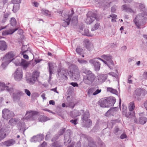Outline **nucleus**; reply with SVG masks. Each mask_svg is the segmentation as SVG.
Listing matches in <instances>:
<instances>
[{"label":"nucleus","instance_id":"obj_63","mask_svg":"<svg viewBox=\"0 0 147 147\" xmlns=\"http://www.w3.org/2000/svg\"><path fill=\"white\" fill-rule=\"evenodd\" d=\"M110 16L112 18L115 19L117 17V16L115 14H112L110 15Z\"/></svg>","mask_w":147,"mask_h":147},{"label":"nucleus","instance_id":"obj_16","mask_svg":"<svg viewBox=\"0 0 147 147\" xmlns=\"http://www.w3.org/2000/svg\"><path fill=\"white\" fill-rule=\"evenodd\" d=\"M135 107V106L134 102H132L129 104L128 108L130 111L126 114V116L127 117H131L135 115V113L133 111Z\"/></svg>","mask_w":147,"mask_h":147},{"label":"nucleus","instance_id":"obj_29","mask_svg":"<svg viewBox=\"0 0 147 147\" xmlns=\"http://www.w3.org/2000/svg\"><path fill=\"white\" fill-rule=\"evenodd\" d=\"M10 14L9 12H6L3 15V18L1 21L2 23H5L8 20V18Z\"/></svg>","mask_w":147,"mask_h":147},{"label":"nucleus","instance_id":"obj_12","mask_svg":"<svg viewBox=\"0 0 147 147\" xmlns=\"http://www.w3.org/2000/svg\"><path fill=\"white\" fill-rule=\"evenodd\" d=\"M71 131L69 129L67 130L65 132L64 143L65 145H67L71 142Z\"/></svg>","mask_w":147,"mask_h":147},{"label":"nucleus","instance_id":"obj_62","mask_svg":"<svg viewBox=\"0 0 147 147\" xmlns=\"http://www.w3.org/2000/svg\"><path fill=\"white\" fill-rule=\"evenodd\" d=\"M32 3L34 6L37 7L39 5V4L37 2H34Z\"/></svg>","mask_w":147,"mask_h":147},{"label":"nucleus","instance_id":"obj_33","mask_svg":"<svg viewBox=\"0 0 147 147\" xmlns=\"http://www.w3.org/2000/svg\"><path fill=\"white\" fill-rule=\"evenodd\" d=\"M114 132L116 135H119L122 134L123 131L118 126H116L115 127Z\"/></svg>","mask_w":147,"mask_h":147},{"label":"nucleus","instance_id":"obj_3","mask_svg":"<svg viewBox=\"0 0 147 147\" xmlns=\"http://www.w3.org/2000/svg\"><path fill=\"white\" fill-rule=\"evenodd\" d=\"M89 117V113L88 111H86L82 117V124L83 127L89 128L92 125V122L90 119H88Z\"/></svg>","mask_w":147,"mask_h":147},{"label":"nucleus","instance_id":"obj_38","mask_svg":"<svg viewBox=\"0 0 147 147\" xmlns=\"http://www.w3.org/2000/svg\"><path fill=\"white\" fill-rule=\"evenodd\" d=\"M39 76V73L37 71H35L32 73V77L34 80H37Z\"/></svg>","mask_w":147,"mask_h":147},{"label":"nucleus","instance_id":"obj_10","mask_svg":"<svg viewBox=\"0 0 147 147\" xmlns=\"http://www.w3.org/2000/svg\"><path fill=\"white\" fill-rule=\"evenodd\" d=\"M87 18L85 21L87 24H90L92 23L96 18V15L95 13L92 11H89L87 14Z\"/></svg>","mask_w":147,"mask_h":147},{"label":"nucleus","instance_id":"obj_23","mask_svg":"<svg viewBox=\"0 0 147 147\" xmlns=\"http://www.w3.org/2000/svg\"><path fill=\"white\" fill-rule=\"evenodd\" d=\"M101 91V89H96L95 88H92L88 90V94H90L92 92H93V94L95 95L100 92Z\"/></svg>","mask_w":147,"mask_h":147},{"label":"nucleus","instance_id":"obj_57","mask_svg":"<svg viewBox=\"0 0 147 147\" xmlns=\"http://www.w3.org/2000/svg\"><path fill=\"white\" fill-rule=\"evenodd\" d=\"M127 136L125 133H123L121 134L120 136V138L121 139H123L125 138H127Z\"/></svg>","mask_w":147,"mask_h":147},{"label":"nucleus","instance_id":"obj_55","mask_svg":"<svg viewBox=\"0 0 147 147\" xmlns=\"http://www.w3.org/2000/svg\"><path fill=\"white\" fill-rule=\"evenodd\" d=\"M24 92L28 96H30L31 95V93L30 91L27 89H24Z\"/></svg>","mask_w":147,"mask_h":147},{"label":"nucleus","instance_id":"obj_32","mask_svg":"<svg viewBox=\"0 0 147 147\" xmlns=\"http://www.w3.org/2000/svg\"><path fill=\"white\" fill-rule=\"evenodd\" d=\"M143 90L141 89H137L135 91V94L134 95L135 98L139 100L138 97L140 96Z\"/></svg>","mask_w":147,"mask_h":147},{"label":"nucleus","instance_id":"obj_53","mask_svg":"<svg viewBox=\"0 0 147 147\" xmlns=\"http://www.w3.org/2000/svg\"><path fill=\"white\" fill-rule=\"evenodd\" d=\"M82 51V49L78 47H77L76 49V51L77 53L79 55L81 54Z\"/></svg>","mask_w":147,"mask_h":147},{"label":"nucleus","instance_id":"obj_36","mask_svg":"<svg viewBox=\"0 0 147 147\" xmlns=\"http://www.w3.org/2000/svg\"><path fill=\"white\" fill-rule=\"evenodd\" d=\"M147 121V118L145 117H140L139 120V123L141 124H145Z\"/></svg>","mask_w":147,"mask_h":147},{"label":"nucleus","instance_id":"obj_15","mask_svg":"<svg viewBox=\"0 0 147 147\" xmlns=\"http://www.w3.org/2000/svg\"><path fill=\"white\" fill-rule=\"evenodd\" d=\"M98 59L97 58H95L93 59L89 60V62L91 64L93 65L95 70L96 71H98L100 67V64L97 60Z\"/></svg>","mask_w":147,"mask_h":147},{"label":"nucleus","instance_id":"obj_51","mask_svg":"<svg viewBox=\"0 0 147 147\" xmlns=\"http://www.w3.org/2000/svg\"><path fill=\"white\" fill-rule=\"evenodd\" d=\"M65 130V128H63L62 129H60L58 132L57 134H58L60 136L62 135L64 132Z\"/></svg>","mask_w":147,"mask_h":147},{"label":"nucleus","instance_id":"obj_43","mask_svg":"<svg viewBox=\"0 0 147 147\" xmlns=\"http://www.w3.org/2000/svg\"><path fill=\"white\" fill-rule=\"evenodd\" d=\"M72 114L74 115V117H76L81 115V113L77 110H75L72 112Z\"/></svg>","mask_w":147,"mask_h":147},{"label":"nucleus","instance_id":"obj_30","mask_svg":"<svg viewBox=\"0 0 147 147\" xmlns=\"http://www.w3.org/2000/svg\"><path fill=\"white\" fill-rule=\"evenodd\" d=\"M139 8L142 11L143 13H144V15L147 16V10L145 9V6L143 3H140L139 4Z\"/></svg>","mask_w":147,"mask_h":147},{"label":"nucleus","instance_id":"obj_9","mask_svg":"<svg viewBox=\"0 0 147 147\" xmlns=\"http://www.w3.org/2000/svg\"><path fill=\"white\" fill-rule=\"evenodd\" d=\"M73 13L69 15L67 14H63L62 16L63 18L61 22L62 25L64 27H66L69 24L70 21L72 17Z\"/></svg>","mask_w":147,"mask_h":147},{"label":"nucleus","instance_id":"obj_59","mask_svg":"<svg viewBox=\"0 0 147 147\" xmlns=\"http://www.w3.org/2000/svg\"><path fill=\"white\" fill-rule=\"evenodd\" d=\"M77 119H75L74 120H71L70 121V122L74 124L75 125H76L77 123Z\"/></svg>","mask_w":147,"mask_h":147},{"label":"nucleus","instance_id":"obj_24","mask_svg":"<svg viewBox=\"0 0 147 147\" xmlns=\"http://www.w3.org/2000/svg\"><path fill=\"white\" fill-rule=\"evenodd\" d=\"M87 139L88 142V147H97L96 142L92 138L89 137Z\"/></svg>","mask_w":147,"mask_h":147},{"label":"nucleus","instance_id":"obj_58","mask_svg":"<svg viewBox=\"0 0 147 147\" xmlns=\"http://www.w3.org/2000/svg\"><path fill=\"white\" fill-rule=\"evenodd\" d=\"M84 42L86 46L87 45H89L90 44H91L90 42V41L88 39H85L84 40Z\"/></svg>","mask_w":147,"mask_h":147},{"label":"nucleus","instance_id":"obj_20","mask_svg":"<svg viewBox=\"0 0 147 147\" xmlns=\"http://www.w3.org/2000/svg\"><path fill=\"white\" fill-rule=\"evenodd\" d=\"M24 93L21 91L19 90L17 91L16 93H13V98L14 100H19L21 96L23 95Z\"/></svg>","mask_w":147,"mask_h":147},{"label":"nucleus","instance_id":"obj_4","mask_svg":"<svg viewBox=\"0 0 147 147\" xmlns=\"http://www.w3.org/2000/svg\"><path fill=\"white\" fill-rule=\"evenodd\" d=\"M15 56V54L12 51H10L2 59L3 61L1 65V66L4 68L7 65L13 60L11 59L13 58Z\"/></svg>","mask_w":147,"mask_h":147},{"label":"nucleus","instance_id":"obj_39","mask_svg":"<svg viewBox=\"0 0 147 147\" xmlns=\"http://www.w3.org/2000/svg\"><path fill=\"white\" fill-rule=\"evenodd\" d=\"M77 59L78 62L81 64H86L88 63L87 61L86 60L82 59L79 58H77Z\"/></svg>","mask_w":147,"mask_h":147},{"label":"nucleus","instance_id":"obj_46","mask_svg":"<svg viewBox=\"0 0 147 147\" xmlns=\"http://www.w3.org/2000/svg\"><path fill=\"white\" fill-rule=\"evenodd\" d=\"M6 134L2 132L1 131H0V140L3 139L6 136Z\"/></svg>","mask_w":147,"mask_h":147},{"label":"nucleus","instance_id":"obj_41","mask_svg":"<svg viewBox=\"0 0 147 147\" xmlns=\"http://www.w3.org/2000/svg\"><path fill=\"white\" fill-rule=\"evenodd\" d=\"M42 12L45 15L49 16L51 15V12L48 10L43 9L42 10Z\"/></svg>","mask_w":147,"mask_h":147},{"label":"nucleus","instance_id":"obj_48","mask_svg":"<svg viewBox=\"0 0 147 147\" xmlns=\"http://www.w3.org/2000/svg\"><path fill=\"white\" fill-rule=\"evenodd\" d=\"M60 136H59L58 134H57L55 135V136L52 138L51 140V141L52 142L54 141H56L57 140L59 137H60Z\"/></svg>","mask_w":147,"mask_h":147},{"label":"nucleus","instance_id":"obj_18","mask_svg":"<svg viewBox=\"0 0 147 147\" xmlns=\"http://www.w3.org/2000/svg\"><path fill=\"white\" fill-rule=\"evenodd\" d=\"M43 135L42 134L38 135L33 137L30 139L31 142H40L42 141L44 139Z\"/></svg>","mask_w":147,"mask_h":147},{"label":"nucleus","instance_id":"obj_25","mask_svg":"<svg viewBox=\"0 0 147 147\" xmlns=\"http://www.w3.org/2000/svg\"><path fill=\"white\" fill-rule=\"evenodd\" d=\"M107 77V74H100L97 76L98 80L99 82L102 83L105 81Z\"/></svg>","mask_w":147,"mask_h":147},{"label":"nucleus","instance_id":"obj_17","mask_svg":"<svg viewBox=\"0 0 147 147\" xmlns=\"http://www.w3.org/2000/svg\"><path fill=\"white\" fill-rule=\"evenodd\" d=\"M74 69L72 71L71 70L70 71H71L72 76L73 78L75 79H78L80 76L79 70L78 68L76 65L74 66Z\"/></svg>","mask_w":147,"mask_h":147},{"label":"nucleus","instance_id":"obj_1","mask_svg":"<svg viewBox=\"0 0 147 147\" xmlns=\"http://www.w3.org/2000/svg\"><path fill=\"white\" fill-rule=\"evenodd\" d=\"M80 71L86 74L83 76V81L86 84L89 85L91 84L95 79L96 76L94 74L84 67L82 68Z\"/></svg>","mask_w":147,"mask_h":147},{"label":"nucleus","instance_id":"obj_42","mask_svg":"<svg viewBox=\"0 0 147 147\" xmlns=\"http://www.w3.org/2000/svg\"><path fill=\"white\" fill-rule=\"evenodd\" d=\"M84 35L88 36H93V34H91L89 33V30L87 29H84Z\"/></svg>","mask_w":147,"mask_h":147},{"label":"nucleus","instance_id":"obj_52","mask_svg":"<svg viewBox=\"0 0 147 147\" xmlns=\"http://www.w3.org/2000/svg\"><path fill=\"white\" fill-rule=\"evenodd\" d=\"M11 2L13 4H19L21 2V0H12Z\"/></svg>","mask_w":147,"mask_h":147},{"label":"nucleus","instance_id":"obj_44","mask_svg":"<svg viewBox=\"0 0 147 147\" xmlns=\"http://www.w3.org/2000/svg\"><path fill=\"white\" fill-rule=\"evenodd\" d=\"M11 24L13 26H15L16 24V19L14 18H12L11 19Z\"/></svg>","mask_w":147,"mask_h":147},{"label":"nucleus","instance_id":"obj_50","mask_svg":"<svg viewBox=\"0 0 147 147\" xmlns=\"http://www.w3.org/2000/svg\"><path fill=\"white\" fill-rule=\"evenodd\" d=\"M86 46L87 49L89 51L91 50L93 48V45L92 44L87 45Z\"/></svg>","mask_w":147,"mask_h":147},{"label":"nucleus","instance_id":"obj_45","mask_svg":"<svg viewBox=\"0 0 147 147\" xmlns=\"http://www.w3.org/2000/svg\"><path fill=\"white\" fill-rule=\"evenodd\" d=\"M110 112L111 114L112 115H113L114 113L116 112L115 108H111L107 112V114Z\"/></svg>","mask_w":147,"mask_h":147},{"label":"nucleus","instance_id":"obj_2","mask_svg":"<svg viewBox=\"0 0 147 147\" xmlns=\"http://www.w3.org/2000/svg\"><path fill=\"white\" fill-rule=\"evenodd\" d=\"M116 99L114 97H109L101 101L100 103V106L102 107H108L114 105Z\"/></svg>","mask_w":147,"mask_h":147},{"label":"nucleus","instance_id":"obj_11","mask_svg":"<svg viewBox=\"0 0 147 147\" xmlns=\"http://www.w3.org/2000/svg\"><path fill=\"white\" fill-rule=\"evenodd\" d=\"M14 78L16 81H19L22 78L23 72L21 68L18 67L16 70L13 74Z\"/></svg>","mask_w":147,"mask_h":147},{"label":"nucleus","instance_id":"obj_8","mask_svg":"<svg viewBox=\"0 0 147 147\" xmlns=\"http://www.w3.org/2000/svg\"><path fill=\"white\" fill-rule=\"evenodd\" d=\"M101 57L106 60L107 61H106L102 59L99 58H97L98 59H99L102 62L105 64L107 65L109 67L111 68L110 65H113L114 63L112 60V57L111 56L107 55H105L101 56Z\"/></svg>","mask_w":147,"mask_h":147},{"label":"nucleus","instance_id":"obj_28","mask_svg":"<svg viewBox=\"0 0 147 147\" xmlns=\"http://www.w3.org/2000/svg\"><path fill=\"white\" fill-rule=\"evenodd\" d=\"M7 47V45L6 42L3 40L0 41V50L3 51L6 50Z\"/></svg>","mask_w":147,"mask_h":147},{"label":"nucleus","instance_id":"obj_49","mask_svg":"<svg viewBox=\"0 0 147 147\" xmlns=\"http://www.w3.org/2000/svg\"><path fill=\"white\" fill-rule=\"evenodd\" d=\"M100 26L99 24L98 23H97L95 24L94 27L91 29L92 31H94L98 29Z\"/></svg>","mask_w":147,"mask_h":147},{"label":"nucleus","instance_id":"obj_14","mask_svg":"<svg viewBox=\"0 0 147 147\" xmlns=\"http://www.w3.org/2000/svg\"><path fill=\"white\" fill-rule=\"evenodd\" d=\"M17 127L19 132L24 134V132L27 129L26 127L25 124L24 122L20 121L17 125Z\"/></svg>","mask_w":147,"mask_h":147},{"label":"nucleus","instance_id":"obj_7","mask_svg":"<svg viewBox=\"0 0 147 147\" xmlns=\"http://www.w3.org/2000/svg\"><path fill=\"white\" fill-rule=\"evenodd\" d=\"M38 113L35 111L30 110L27 111L24 117L22 119V120L25 121L29 119L34 120L36 117Z\"/></svg>","mask_w":147,"mask_h":147},{"label":"nucleus","instance_id":"obj_60","mask_svg":"<svg viewBox=\"0 0 147 147\" xmlns=\"http://www.w3.org/2000/svg\"><path fill=\"white\" fill-rule=\"evenodd\" d=\"M70 84L74 87L78 86V84L76 82H71L70 83Z\"/></svg>","mask_w":147,"mask_h":147},{"label":"nucleus","instance_id":"obj_37","mask_svg":"<svg viewBox=\"0 0 147 147\" xmlns=\"http://www.w3.org/2000/svg\"><path fill=\"white\" fill-rule=\"evenodd\" d=\"M6 87L7 88L8 86H6L4 82H0V91H3Z\"/></svg>","mask_w":147,"mask_h":147},{"label":"nucleus","instance_id":"obj_22","mask_svg":"<svg viewBox=\"0 0 147 147\" xmlns=\"http://www.w3.org/2000/svg\"><path fill=\"white\" fill-rule=\"evenodd\" d=\"M20 121V119H19L14 118L10 119L9 122L8 124L12 126H15Z\"/></svg>","mask_w":147,"mask_h":147},{"label":"nucleus","instance_id":"obj_5","mask_svg":"<svg viewBox=\"0 0 147 147\" xmlns=\"http://www.w3.org/2000/svg\"><path fill=\"white\" fill-rule=\"evenodd\" d=\"M13 62L16 66H22L26 69L28 66L29 63L25 60L21 59L20 57H17L13 59Z\"/></svg>","mask_w":147,"mask_h":147},{"label":"nucleus","instance_id":"obj_56","mask_svg":"<svg viewBox=\"0 0 147 147\" xmlns=\"http://www.w3.org/2000/svg\"><path fill=\"white\" fill-rule=\"evenodd\" d=\"M135 114L134 115V116H132L131 117H130L131 118H133V119H134V123H139V121H138V120L136 118V117L135 115Z\"/></svg>","mask_w":147,"mask_h":147},{"label":"nucleus","instance_id":"obj_19","mask_svg":"<svg viewBox=\"0 0 147 147\" xmlns=\"http://www.w3.org/2000/svg\"><path fill=\"white\" fill-rule=\"evenodd\" d=\"M68 74V72L67 70L62 68L59 71H58V75L59 76H61L62 77L67 78V75Z\"/></svg>","mask_w":147,"mask_h":147},{"label":"nucleus","instance_id":"obj_6","mask_svg":"<svg viewBox=\"0 0 147 147\" xmlns=\"http://www.w3.org/2000/svg\"><path fill=\"white\" fill-rule=\"evenodd\" d=\"M144 13L142 14H139L136 17L135 19L134 20V22L137 26L138 28H140V26L141 23L144 22H145L146 18L145 17Z\"/></svg>","mask_w":147,"mask_h":147},{"label":"nucleus","instance_id":"obj_64","mask_svg":"<svg viewBox=\"0 0 147 147\" xmlns=\"http://www.w3.org/2000/svg\"><path fill=\"white\" fill-rule=\"evenodd\" d=\"M143 76L144 78L147 79V72H144L143 74Z\"/></svg>","mask_w":147,"mask_h":147},{"label":"nucleus","instance_id":"obj_61","mask_svg":"<svg viewBox=\"0 0 147 147\" xmlns=\"http://www.w3.org/2000/svg\"><path fill=\"white\" fill-rule=\"evenodd\" d=\"M6 90L9 92L10 94L14 90L12 88H6Z\"/></svg>","mask_w":147,"mask_h":147},{"label":"nucleus","instance_id":"obj_27","mask_svg":"<svg viewBox=\"0 0 147 147\" xmlns=\"http://www.w3.org/2000/svg\"><path fill=\"white\" fill-rule=\"evenodd\" d=\"M18 30V28H16L14 29L9 30L3 31L2 32V35L3 36H6L9 34H11L15 31Z\"/></svg>","mask_w":147,"mask_h":147},{"label":"nucleus","instance_id":"obj_34","mask_svg":"<svg viewBox=\"0 0 147 147\" xmlns=\"http://www.w3.org/2000/svg\"><path fill=\"white\" fill-rule=\"evenodd\" d=\"M48 65L49 67V71L50 74L49 78H51L52 74L53 73V66L52 64L50 63H48Z\"/></svg>","mask_w":147,"mask_h":147},{"label":"nucleus","instance_id":"obj_40","mask_svg":"<svg viewBox=\"0 0 147 147\" xmlns=\"http://www.w3.org/2000/svg\"><path fill=\"white\" fill-rule=\"evenodd\" d=\"M48 120V118L44 116L40 117L39 121L42 122H44Z\"/></svg>","mask_w":147,"mask_h":147},{"label":"nucleus","instance_id":"obj_21","mask_svg":"<svg viewBox=\"0 0 147 147\" xmlns=\"http://www.w3.org/2000/svg\"><path fill=\"white\" fill-rule=\"evenodd\" d=\"M16 143L15 140L11 139L2 142L3 145L8 147L13 145Z\"/></svg>","mask_w":147,"mask_h":147},{"label":"nucleus","instance_id":"obj_13","mask_svg":"<svg viewBox=\"0 0 147 147\" xmlns=\"http://www.w3.org/2000/svg\"><path fill=\"white\" fill-rule=\"evenodd\" d=\"M2 117L5 119H8L14 115V113L8 109H4L2 111Z\"/></svg>","mask_w":147,"mask_h":147},{"label":"nucleus","instance_id":"obj_54","mask_svg":"<svg viewBox=\"0 0 147 147\" xmlns=\"http://www.w3.org/2000/svg\"><path fill=\"white\" fill-rule=\"evenodd\" d=\"M27 51V50L25 51H23L22 53V55H23V57L26 59H28V56L26 55V54H25V53Z\"/></svg>","mask_w":147,"mask_h":147},{"label":"nucleus","instance_id":"obj_26","mask_svg":"<svg viewBox=\"0 0 147 147\" xmlns=\"http://www.w3.org/2000/svg\"><path fill=\"white\" fill-rule=\"evenodd\" d=\"M53 142L51 144V146L53 147H62L63 146V143L59 140Z\"/></svg>","mask_w":147,"mask_h":147},{"label":"nucleus","instance_id":"obj_35","mask_svg":"<svg viewBox=\"0 0 147 147\" xmlns=\"http://www.w3.org/2000/svg\"><path fill=\"white\" fill-rule=\"evenodd\" d=\"M20 8V5L19 4H14L12 11L14 13L17 12Z\"/></svg>","mask_w":147,"mask_h":147},{"label":"nucleus","instance_id":"obj_31","mask_svg":"<svg viewBox=\"0 0 147 147\" xmlns=\"http://www.w3.org/2000/svg\"><path fill=\"white\" fill-rule=\"evenodd\" d=\"M123 10L125 11L130 13H134V11L127 5H124L122 6Z\"/></svg>","mask_w":147,"mask_h":147},{"label":"nucleus","instance_id":"obj_47","mask_svg":"<svg viewBox=\"0 0 147 147\" xmlns=\"http://www.w3.org/2000/svg\"><path fill=\"white\" fill-rule=\"evenodd\" d=\"M29 83L30 84H34L36 80H34L32 77L28 79Z\"/></svg>","mask_w":147,"mask_h":147}]
</instances>
